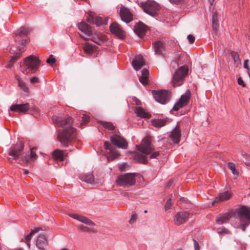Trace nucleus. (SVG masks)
<instances>
[{
	"instance_id": "1",
	"label": "nucleus",
	"mask_w": 250,
	"mask_h": 250,
	"mask_svg": "<svg viewBox=\"0 0 250 250\" xmlns=\"http://www.w3.org/2000/svg\"><path fill=\"white\" fill-rule=\"evenodd\" d=\"M54 123L58 126H63L68 125L66 128L60 129L58 132V138L61 143L64 146H67L71 138L75 135V129L70 126L72 119L69 116L62 117V114L54 115L52 117Z\"/></svg>"
},
{
	"instance_id": "2",
	"label": "nucleus",
	"mask_w": 250,
	"mask_h": 250,
	"mask_svg": "<svg viewBox=\"0 0 250 250\" xmlns=\"http://www.w3.org/2000/svg\"><path fill=\"white\" fill-rule=\"evenodd\" d=\"M23 148V144L19 141L14 146L10 148L8 150V155L12 157V159L14 160H17L20 158L21 162V164L26 166L29 163L34 162L37 158V155L34 151V147L30 149L29 151L25 154L22 153Z\"/></svg>"
},
{
	"instance_id": "3",
	"label": "nucleus",
	"mask_w": 250,
	"mask_h": 250,
	"mask_svg": "<svg viewBox=\"0 0 250 250\" xmlns=\"http://www.w3.org/2000/svg\"><path fill=\"white\" fill-rule=\"evenodd\" d=\"M137 149L142 153L137 152H134L133 153L134 159L138 162L146 164L147 159H152L153 158H158L160 156V152H154L152 154L149 155L150 152L153 150V147L151 145L150 138L146 137L144 139L140 146H136Z\"/></svg>"
},
{
	"instance_id": "4",
	"label": "nucleus",
	"mask_w": 250,
	"mask_h": 250,
	"mask_svg": "<svg viewBox=\"0 0 250 250\" xmlns=\"http://www.w3.org/2000/svg\"><path fill=\"white\" fill-rule=\"evenodd\" d=\"M29 32V29L26 27H21L16 33L15 41L21 42V44L18 46V48L20 52H17L15 55H13L6 67L10 68L14 62L20 57L22 49L24 48L25 45L28 42V39L27 34Z\"/></svg>"
},
{
	"instance_id": "5",
	"label": "nucleus",
	"mask_w": 250,
	"mask_h": 250,
	"mask_svg": "<svg viewBox=\"0 0 250 250\" xmlns=\"http://www.w3.org/2000/svg\"><path fill=\"white\" fill-rule=\"evenodd\" d=\"M40 65L38 58L30 55L24 59L23 62L20 65V70L24 74L27 75L35 72Z\"/></svg>"
},
{
	"instance_id": "6",
	"label": "nucleus",
	"mask_w": 250,
	"mask_h": 250,
	"mask_svg": "<svg viewBox=\"0 0 250 250\" xmlns=\"http://www.w3.org/2000/svg\"><path fill=\"white\" fill-rule=\"evenodd\" d=\"M237 217L241 223V229L245 231L246 228L250 223V209L249 208L243 206L236 210Z\"/></svg>"
},
{
	"instance_id": "7",
	"label": "nucleus",
	"mask_w": 250,
	"mask_h": 250,
	"mask_svg": "<svg viewBox=\"0 0 250 250\" xmlns=\"http://www.w3.org/2000/svg\"><path fill=\"white\" fill-rule=\"evenodd\" d=\"M135 175L134 173H127L119 176L117 180V184L123 187H129L135 183Z\"/></svg>"
},
{
	"instance_id": "8",
	"label": "nucleus",
	"mask_w": 250,
	"mask_h": 250,
	"mask_svg": "<svg viewBox=\"0 0 250 250\" xmlns=\"http://www.w3.org/2000/svg\"><path fill=\"white\" fill-rule=\"evenodd\" d=\"M188 66L185 65L180 67L176 70L173 77V83L174 86H180L183 83L184 78L188 74Z\"/></svg>"
},
{
	"instance_id": "9",
	"label": "nucleus",
	"mask_w": 250,
	"mask_h": 250,
	"mask_svg": "<svg viewBox=\"0 0 250 250\" xmlns=\"http://www.w3.org/2000/svg\"><path fill=\"white\" fill-rule=\"evenodd\" d=\"M144 11L148 15L154 17L158 14L159 5L154 1L148 0L142 4Z\"/></svg>"
},
{
	"instance_id": "10",
	"label": "nucleus",
	"mask_w": 250,
	"mask_h": 250,
	"mask_svg": "<svg viewBox=\"0 0 250 250\" xmlns=\"http://www.w3.org/2000/svg\"><path fill=\"white\" fill-rule=\"evenodd\" d=\"M190 97V91L189 89H188L186 93L181 96L179 101L175 104L173 109L175 111H178L180 108L186 106L189 103Z\"/></svg>"
},
{
	"instance_id": "11",
	"label": "nucleus",
	"mask_w": 250,
	"mask_h": 250,
	"mask_svg": "<svg viewBox=\"0 0 250 250\" xmlns=\"http://www.w3.org/2000/svg\"><path fill=\"white\" fill-rule=\"evenodd\" d=\"M152 95L157 102L162 104H166L169 98V93L167 90H153Z\"/></svg>"
},
{
	"instance_id": "12",
	"label": "nucleus",
	"mask_w": 250,
	"mask_h": 250,
	"mask_svg": "<svg viewBox=\"0 0 250 250\" xmlns=\"http://www.w3.org/2000/svg\"><path fill=\"white\" fill-rule=\"evenodd\" d=\"M78 27L82 32L81 36L84 40H88V38L90 36L91 31H92L91 27L86 22L81 21L78 24Z\"/></svg>"
},
{
	"instance_id": "13",
	"label": "nucleus",
	"mask_w": 250,
	"mask_h": 250,
	"mask_svg": "<svg viewBox=\"0 0 250 250\" xmlns=\"http://www.w3.org/2000/svg\"><path fill=\"white\" fill-rule=\"evenodd\" d=\"M48 242L45 234L42 233L40 234L36 240V246L40 250H45L48 246Z\"/></svg>"
},
{
	"instance_id": "14",
	"label": "nucleus",
	"mask_w": 250,
	"mask_h": 250,
	"mask_svg": "<svg viewBox=\"0 0 250 250\" xmlns=\"http://www.w3.org/2000/svg\"><path fill=\"white\" fill-rule=\"evenodd\" d=\"M112 143L119 148L125 149L127 146L126 140L121 136L115 134L110 137Z\"/></svg>"
},
{
	"instance_id": "15",
	"label": "nucleus",
	"mask_w": 250,
	"mask_h": 250,
	"mask_svg": "<svg viewBox=\"0 0 250 250\" xmlns=\"http://www.w3.org/2000/svg\"><path fill=\"white\" fill-rule=\"evenodd\" d=\"M189 213L188 211L178 212L175 216V224L178 226L186 222L189 219Z\"/></svg>"
},
{
	"instance_id": "16",
	"label": "nucleus",
	"mask_w": 250,
	"mask_h": 250,
	"mask_svg": "<svg viewBox=\"0 0 250 250\" xmlns=\"http://www.w3.org/2000/svg\"><path fill=\"white\" fill-rule=\"evenodd\" d=\"M120 15L122 20L126 23L132 20V15L130 10L124 6H122L120 8Z\"/></svg>"
},
{
	"instance_id": "17",
	"label": "nucleus",
	"mask_w": 250,
	"mask_h": 250,
	"mask_svg": "<svg viewBox=\"0 0 250 250\" xmlns=\"http://www.w3.org/2000/svg\"><path fill=\"white\" fill-rule=\"evenodd\" d=\"M232 196L231 191H226L220 192L211 203V205L214 206L216 203L223 202L229 200Z\"/></svg>"
},
{
	"instance_id": "18",
	"label": "nucleus",
	"mask_w": 250,
	"mask_h": 250,
	"mask_svg": "<svg viewBox=\"0 0 250 250\" xmlns=\"http://www.w3.org/2000/svg\"><path fill=\"white\" fill-rule=\"evenodd\" d=\"M104 148L109 150V152L107 154V157L108 160H112L116 158L118 155V153L115 150V147L109 142L107 141L104 142Z\"/></svg>"
},
{
	"instance_id": "19",
	"label": "nucleus",
	"mask_w": 250,
	"mask_h": 250,
	"mask_svg": "<svg viewBox=\"0 0 250 250\" xmlns=\"http://www.w3.org/2000/svg\"><path fill=\"white\" fill-rule=\"evenodd\" d=\"M110 30L112 33L120 38L123 39L125 37L124 31L117 23H112L110 26Z\"/></svg>"
},
{
	"instance_id": "20",
	"label": "nucleus",
	"mask_w": 250,
	"mask_h": 250,
	"mask_svg": "<svg viewBox=\"0 0 250 250\" xmlns=\"http://www.w3.org/2000/svg\"><path fill=\"white\" fill-rule=\"evenodd\" d=\"M132 66L136 71L140 69L145 64L144 59L142 55L139 54L134 58L132 62Z\"/></svg>"
},
{
	"instance_id": "21",
	"label": "nucleus",
	"mask_w": 250,
	"mask_h": 250,
	"mask_svg": "<svg viewBox=\"0 0 250 250\" xmlns=\"http://www.w3.org/2000/svg\"><path fill=\"white\" fill-rule=\"evenodd\" d=\"M165 43L163 41H158L153 43V48L156 54L164 55L165 51Z\"/></svg>"
},
{
	"instance_id": "22",
	"label": "nucleus",
	"mask_w": 250,
	"mask_h": 250,
	"mask_svg": "<svg viewBox=\"0 0 250 250\" xmlns=\"http://www.w3.org/2000/svg\"><path fill=\"white\" fill-rule=\"evenodd\" d=\"M29 109V104L28 103L13 104L10 107V110L12 111L22 113L27 111Z\"/></svg>"
},
{
	"instance_id": "23",
	"label": "nucleus",
	"mask_w": 250,
	"mask_h": 250,
	"mask_svg": "<svg viewBox=\"0 0 250 250\" xmlns=\"http://www.w3.org/2000/svg\"><path fill=\"white\" fill-rule=\"evenodd\" d=\"M88 39H90L95 43L97 44L101 45L104 42L105 39L100 34L97 33H93L91 31L90 36L88 38Z\"/></svg>"
},
{
	"instance_id": "24",
	"label": "nucleus",
	"mask_w": 250,
	"mask_h": 250,
	"mask_svg": "<svg viewBox=\"0 0 250 250\" xmlns=\"http://www.w3.org/2000/svg\"><path fill=\"white\" fill-rule=\"evenodd\" d=\"M171 140L174 143H179L180 139V130L179 127H176L172 132L170 135Z\"/></svg>"
},
{
	"instance_id": "25",
	"label": "nucleus",
	"mask_w": 250,
	"mask_h": 250,
	"mask_svg": "<svg viewBox=\"0 0 250 250\" xmlns=\"http://www.w3.org/2000/svg\"><path fill=\"white\" fill-rule=\"evenodd\" d=\"M96 48V47L95 45L89 43H85L83 47L84 52L89 56L91 55L94 53Z\"/></svg>"
},
{
	"instance_id": "26",
	"label": "nucleus",
	"mask_w": 250,
	"mask_h": 250,
	"mask_svg": "<svg viewBox=\"0 0 250 250\" xmlns=\"http://www.w3.org/2000/svg\"><path fill=\"white\" fill-rule=\"evenodd\" d=\"M149 72L146 68L142 70V76L139 78V81L143 84L146 85L147 83L148 79Z\"/></svg>"
},
{
	"instance_id": "27",
	"label": "nucleus",
	"mask_w": 250,
	"mask_h": 250,
	"mask_svg": "<svg viewBox=\"0 0 250 250\" xmlns=\"http://www.w3.org/2000/svg\"><path fill=\"white\" fill-rule=\"evenodd\" d=\"M135 113L136 115L141 118H149L150 116V114L146 112L143 108L141 107H137L135 109Z\"/></svg>"
},
{
	"instance_id": "28",
	"label": "nucleus",
	"mask_w": 250,
	"mask_h": 250,
	"mask_svg": "<svg viewBox=\"0 0 250 250\" xmlns=\"http://www.w3.org/2000/svg\"><path fill=\"white\" fill-rule=\"evenodd\" d=\"M230 215L229 214L220 215L216 218V222L217 224L221 225L227 222L229 219Z\"/></svg>"
},
{
	"instance_id": "29",
	"label": "nucleus",
	"mask_w": 250,
	"mask_h": 250,
	"mask_svg": "<svg viewBox=\"0 0 250 250\" xmlns=\"http://www.w3.org/2000/svg\"><path fill=\"white\" fill-rule=\"evenodd\" d=\"M63 156L64 155L62 152L59 149H56L52 153V157L57 161H62L63 159Z\"/></svg>"
},
{
	"instance_id": "30",
	"label": "nucleus",
	"mask_w": 250,
	"mask_h": 250,
	"mask_svg": "<svg viewBox=\"0 0 250 250\" xmlns=\"http://www.w3.org/2000/svg\"><path fill=\"white\" fill-rule=\"evenodd\" d=\"M81 179L87 183L91 184H94V176L91 173L82 176Z\"/></svg>"
},
{
	"instance_id": "31",
	"label": "nucleus",
	"mask_w": 250,
	"mask_h": 250,
	"mask_svg": "<svg viewBox=\"0 0 250 250\" xmlns=\"http://www.w3.org/2000/svg\"><path fill=\"white\" fill-rule=\"evenodd\" d=\"M228 167L231 170L234 177H237L238 176L239 171L238 170L235 168V165L234 163L229 162L228 163Z\"/></svg>"
},
{
	"instance_id": "32",
	"label": "nucleus",
	"mask_w": 250,
	"mask_h": 250,
	"mask_svg": "<svg viewBox=\"0 0 250 250\" xmlns=\"http://www.w3.org/2000/svg\"><path fill=\"white\" fill-rule=\"evenodd\" d=\"M146 27L145 25H139L136 28V34L140 37H142L145 33Z\"/></svg>"
},
{
	"instance_id": "33",
	"label": "nucleus",
	"mask_w": 250,
	"mask_h": 250,
	"mask_svg": "<svg viewBox=\"0 0 250 250\" xmlns=\"http://www.w3.org/2000/svg\"><path fill=\"white\" fill-rule=\"evenodd\" d=\"M16 79L17 80L19 84V86L22 89L24 92H27L28 88L26 86L25 83L22 81L18 75L16 76Z\"/></svg>"
},
{
	"instance_id": "34",
	"label": "nucleus",
	"mask_w": 250,
	"mask_h": 250,
	"mask_svg": "<svg viewBox=\"0 0 250 250\" xmlns=\"http://www.w3.org/2000/svg\"><path fill=\"white\" fill-rule=\"evenodd\" d=\"M79 221L88 226H92L95 225V224L91 220L82 215L80 216Z\"/></svg>"
},
{
	"instance_id": "35",
	"label": "nucleus",
	"mask_w": 250,
	"mask_h": 250,
	"mask_svg": "<svg viewBox=\"0 0 250 250\" xmlns=\"http://www.w3.org/2000/svg\"><path fill=\"white\" fill-rule=\"evenodd\" d=\"M166 120L164 119L154 120L152 121L153 125L157 127H160L164 126L166 124Z\"/></svg>"
},
{
	"instance_id": "36",
	"label": "nucleus",
	"mask_w": 250,
	"mask_h": 250,
	"mask_svg": "<svg viewBox=\"0 0 250 250\" xmlns=\"http://www.w3.org/2000/svg\"><path fill=\"white\" fill-rule=\"evenodd\" d=\"M40 228H36L34 229H33L31 232L25 237V243L28 245V247L30 248V241L31 239V237L32 235L36 232H38L40 230Z\"/></svg>"
},
{
	"instance_id": "37",
	"label": "nucleus",
	"mask_w": 250,
	"mask_h": 250,
	"mask_svg": "<svg viewBox=\"0 0 250 250\" xmlns=\"http://www.w3.org/2000/svg\"><path fill=\"white\" fill-rule=\"evenodd\" d=\"M95 22L97 26H100L103 24H106L105 21L101 17H96L95 19Z\"/></svg>"
},
{
	"instance_id": "38",
	"label": "nucleus",
	"mask_w": 250,
	"mask_h": 250,
	"mask_svg": "<svg viewBox=\"0 0 250 250\" xmlns=\"http://www.w3.org/2000/svg\"><path fill=\"white\" fill-rule=\"evenodd\" d=\"M103 125L110 130H113L115 128V126L110 122H103Z\"/></svg>"
},
{
	"instance_id": "39",
	"label": "nucleus",
	"mask_w": 250,
	"mask_h": 250,
	"mask_svg": "<svg viewBox=\"0 0 250 250\" xmlns=\"http://www.w3.org/2000/svg\"><path fill=\"white\" fill-rule=\"evenodd\" d=\"M242 155L246 160L245 161L244 160H243V161L245 162L247 166H249L250 165V155L247 153H242Z\"/></svg>"
},
{
	"instance_id": "40",
	"label": "nucleus",
	"mask_w": 250,
	"mask_h": 250,
	"mask_svg": "<svg viewBox=\"0 0 250 250\" xmlns=\"http://www.w3.org/2000/svg\"><path fill=\"white\" fill-rule=\"evenodd\" d=\"M231 55L235 63L240 62L239 55L237 52L232 51L231 52Z\"/></svg>"
},
{
	"instance_id": "41",
	"label": "nucleus",
	"mask_w": 250,
	"mask_h": 250,
	"mask_svg": "<svg viewBox=\"0 0 250 250\" xmlns=\"http://www.w3.org/2000/svg\"><path fill=\"white\" fill-rule=\"evenodd\" d=\"M79 229L81 231H83V232H93L94 230L90 229V228H89L86 226H84L83 225H81L79 226Z\"/></svg>"
},
{
	"instance_id": "42",
	"label": "nucleus",
	"mask_w": 250,
	"mask_h": 250,
	"mask_svg": "<svg viewBox=\"0 0 250 250\" xmlns=\"http://www.w3.org/2000/svg\"><path fill=\"white\" fill-rule=\"evenodd\" d=\"M56 62V59L53 57L52 55H50L49 57L46 60V62L50 65L53 64Z\"/></svg>"
},
{
	"instance_id": "43",
	"label": "nucleus",
	"mask_w": 250,
	"mask_h": 250,
	"mask_svg": "<svg viewBox=\"0 0 250 250\" xmlns=\"http://www.w3.org/2000/svg\"><path fill=\"white\" fill-rule=\"evenodd\" d=\"M89 117L86 115H83V116L82 117V123L81 124H84L87 123H88L89 121Z\"/></svg>"
},
{
	"instance_id": "44",
	"label": "nucleus",
	"mask_w": 250,
	"mask_h": 250,
	"mask_svg": "<svg viewBox=\"0 0 250 250\" xmlns=\"http://www.w3.org/2000/svg\"><path fill=\"white\" fill-rule=\"evenodd\" d=\"M136 218H137L136 214L135 213H133L131 215V217L130 220H129V223L130 224H133V223H134L136 221Z\"/></svg>"
},
{
	"instance_id": "45",
	"label": "nucleus",
	"mask_w": 250,
	"mask_h": 250,
	"mask_svg": "<svg viewBox=\"0 0 250 250\" xmlns=\"http://www.w3.org/2000/svg\"><path fill=\"white\" fill-rule=\"evenodd\" d=\"M171 204H172V203H171V198H169L167 200V202H166V203L165 204V209L167 210V209H170V208H171Z\"/></svg>"
},
{
	"instance_id": "46",
	"label": "nucleus",
	"mask_w": 250,
	"mask_h": 250,
	"mask_svg": "<svg viewBox=\"0 0 250 250\" xmlns=\"http://www.w3.org/2000/svg\"><path fill=\"white\" fill-rule=\"evenodd\" d=\"M212 20V22H218V14L216 12H214L213 13Z\"/></svg>"
},
{
	"instance_id": "47",
	"label": "nucleus",
	"mask_w": 250,
	"mask_h": 250,
	"mask_svg": "<svg viewBox=\"0 0 250 250\" xmlns=\"http://www.w3.org/2000/svg\"><path fill=\"white\" fill-rule=\"evenodd\" d=\"M218 27V22H212V28L215 31H217Z\"/></svg>"
},
{
	"instance_id": "48",
	"label": "nucleus",
	"mask_w": 250,
	"mask_h": 250,
	"mask_svg": "<svg viewBox=\"0 0 250 250\" xmlns=\"http://www.w3.org/2000/svg\"><path fill=\"white\" fill-rule=\"evenodd\" d=\"M188 40L189 42L190 43H193L195 41V38L192 35H188Z\"/></svg>"
},
{
	"instance_id": "49",
	"label": "nucleus",
	"mask_w": 250,
	"mask_h": 250,
	"mask_svg": "<svg viewBox=\"0 0 250 250\" xmlns=\"http://www.w3.org/2000/svg\"><path fill=\"white\" fill-rule=\"evenodd\" d=\"M69 216L71 218L75 219L77 220H79V218L81 215H78L77 214H70Z\"/></svg>"
},
{
	"instance_id": "50",
	"label": "nucleus",
	"mask_w": 250,
	"mask_h": 250,
	"mask_svg": "<svg viewBox=\"0 0 250 250\" xmlns=\"http://www.w3.org/2000/svg\"><path fill=\"white\" fill-rule=\"evenodd\" d=\"M237 82L239 85H242L243 87L246 86L243 80L240 77L238 79Z\"/></svg>"
},
{
	"instance_id": "51",
	"label": "nucleus",
	"mask_w": 250,
	"mask_h": 250,
	"mask_svg": "<svg viewBox=\"0 0 250 250\" xmlns=\"http://www.w3.org/2000/svg\"><path fill=\"white\" fill-rule=\"evenodd\" d=\"M194 247L195 250H199V245L198 243L194 239H193Z\"/></svg>"
},
{
	"instance_id": "52",
	"label": "nucleus",
	"mask_w": 250,
	"mask_h": 250,
	"mask_svg": "<svg viewBox=\"0 0 250 250\" xmlns=\"http://www.w3.org/2000/svg\"><path fill=\"white\" fill-rule=\"evenodd\" d=\"M133 101L135 102V104L137 105H140L141 104V101L136 97H134L133 98Z\"/></svg>"
},
{
	"instance_id": "53",
	"label": "nucleus",
	"mask_w": 250,
	"mask_h": 250,
	"mask_svg": "<svg viewBox=\"0 0 250 250\" xmlns=\"http://www.w3.org/2000/svg\"><path fill=\"white\" fill-rule=\"evenodd\" d=\"M30 82L33 83H36L38 82V78L36 77H33L30 79Z\"/></svg>"
},
{
	"instance_id": "54",
	"label": "nucleus",
	"mask_w": 250,
	"mask_h": 250,
	"mask_svg": "<svg viewBox=\"0 0 250 250\" xmlns=\"http://www.w3.org/2000/svg\"><path fill=\"white\" fill-rule=\"evenodd\" d=\"M169 0L171 3L178 4V3L182 2L184 0Z\"/></svg>"
},
{
	"instance_id": "55",
	"label": "nucleus",
	"mask_w": 250,
	"mask_h": 250,
	"mask_svg": "<svg viewBox=\"0 0 250 250\" xmlns=\"http://www.w3.org/2000/svg\"><path fill=\"white\" fill-rule=\"evenodd\" d=\"M249 62L248 60H246L245 61H244V67L247 69L248 70H249V66L248 65V62Z\"/></svg>"
},
{
	"instance_id": "56",
	"label": "nucleus",
	"mask_w": 250,
	"mask_h": 250,
	"mask_svg": "<svg viewBox=\"0 0 250 250\" xmlns=\"http://www.w3.org/2000/svg\"><path fill=\"white\" fill-rule=\"evenodd\" d=\"M130 195H131V193H129L128 192H126L125 193V196L128 197H131V196Z\"/></svg>"
},
{
	"instance_id": "57",
	"label": "nucleus",
	"mask_w": 250,
	"mask_h": 250,
	"mask_svg": "<svg viewBox=\"0 0 250 250\" xmlns=\"http://www.w3.org/2000/svg\"><path fill=\"white\" fill-rule=\"evenodd\" d=\"M24 173L25 174H26L28 173V171L27 170H25V171H24Z\"/></svg>"
},
{
	"instance_id": "58",
	"label": "nucleus",
	"mask_w": 250,
	"mask_h": 250,
	"mask_svg": "<svg viewBox=\"0 0 250 250\" xmlns=\"http://www.w3.org/2000/svg\"><path fill=\"white\" fill-rule=\"evenodd\" d=\"M171 183H172V181H170V182L168 183V186H169L170 185H171Z\"/></svg>"
},
{
	"instance_id": "59",
	"label": "nucleus",
	"mask_w": 250,
	"mask_h": 250,
	"mask_svg": "<svg viewBox=\"0 0 250 250\" xmlns=\"http://www.w3.org/2000/svg\"><path fill=\"white\" fill-rule=\"evenodd\" d=\"M61 250H68V249H67L66 248H63V249H61Z\"/></svg>"
},
{
	"instance_id": "60",
	"label": "nucleus",
	"mask_w": 250,
	"mask_h": 250,
	"mask_svg": "<svg viewBox=\"0 0 250 250\" xmlns=\"http://www.w3.org/2000/svg\"><path fill=\"white\" fill-rule=\"evenodd\" d=\"M144 212H145V213H147V210H145L144 211Z\"/></svg>"
},
{
	"instance_id": "61",
	"label": "nucleus",
	"mask_w": 250,
	"mask_h": 250,
	"mask_svg": "<svg viewBox=\"0 0 250 250\" xmlns=\"http://www.w3.org/2000/svg\"><path fill=\"white\" fill-rule=\"evenodd\" d=\"M181 250V249H178V250Z\"/></svg>"
},
{
	"instance_id": "62",
	"label": "nucleus",
	"mask_w": 250,
	"mask_h": 250,
	"mask_svg": "<svg viewBox=\"0 0 250 250\" xmlns=\"http://www.w3.org/2000/svg\"><path fill=\"white\" fill-rule=\"evenodd\" d=\"M213 1H214V0H212Z\"/></svg>"
}]
</instances>
